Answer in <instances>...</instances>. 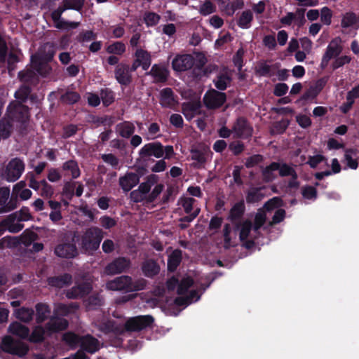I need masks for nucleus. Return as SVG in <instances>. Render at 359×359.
I'll return each mask as SVG.
<instances>
[{
	"label": "nucleus",
	"mask_w": 359,
	"mask_h": 359,
	"mask_svg": "<svg viewBox=\"0 0 359 359\" xmlns=\"http://www.w3.org/2000/svg\"><path fill=\"white\" fill-rule=\"evenodd\" d=\"M147 281L144 278L133 280L131 276H121L106 283V288L112 291H120L125 293L140 291L147 286Z\"/></svg>",
	"instance_id": "1"
},
{
	"label": "nucleus",
	"mask_w": 359,
	"mask_h": 359,
	"mask_svg": "<svg viewBox=\"0 0 359 359\" xmlns=\"http://www.w3.org/2000/svg\"><path fill=\"white\" fill-rule=\"evenodd\" d=\"M104 231L97 226H91L86 229L79 239V246L82 252L92 255L97 251L104 238Z\"/></svg>",
	"instance_id": "2"
},
{
	"label": "nucleus",
	"mask_w": 359,
	"mask_h": 359,
	"mask_svg": "<svg viewBox=\"0 0 359 359\" xmlns=\"http://www.w3.org/2000/svg\"><path fill=\"white\" fill-rule=\"evenodd\" d=\"M1 348L5 353L19 357L25 356L29 351L28 346L25 343L11 336H6L2 339Z\"/></svg>",
	"instance_id": "3"
},
{
	"label": "nucleus",
	"mask_w": 359,
	"mask_h": 359,
	"mask_svg": "<svg viewBox=\"0 0 359 359\" xmlns=\"http://www.w3.org/2000/svg\"><path fill=\"white\" fill-rule=\"evenodd\" d=\"M154 323V318L151 315L137 316L128 318L124 324V329L127 332H140L151 327Z\"/></svg>",
	"instance_id": "4"
},
{
	"label": "nucleus",
	"mask_w": 359,
	"mask_h": 359,
	"mask_svg": "<svg viewBox=\"0 0 359 359\" xmlns=\"http://www.w3.org/2000/svg\"><path fill=\"white\" fill-rule=\"evenodd\" d=\"M9 118L13 121L24 123L29 118V109L27 106L16 101L11 102L7 107Z\"/></svg>",
	"instance_id": "5"
},
{
	"label": "nucleus",
	"mask_w": 359,
	"mask_h": 359,
	"mask_svg": "<svg viewBox=\"0 0 359 359\" xmlns=\"http://www.w3.org/2000/svg\"><path fill=\"white\" fill-rule=\"evenodd\" d=\"M226 101L225 93L215 89L208 90L204 95L203 102L208 109H217L220 108Z\"/></svg>",
	"instance_id": "6"
},
{
	"label": "nucleus",
	"mask_w": 359,
	"mask_h": 359,
	"mask_svg": "<svg viewBox=\"0 0 359 359\" xmlns=\"http://www.w3.org/2000/svg\"><path fill=\"white\" fill-rule=\"evenodd\" d=\"M233 137L239 139H249L252 136L253 128L244 116H238L233 123Z\"/></svg>",
	"instance_id": "7"
},
{
	"label": "nucleus",
	"mask_w": 359,
	"mask_h": 359,
	"mask_svg": "<svg viewBox=\"0 0 359 359\" xmlns=\"http://www.w3.org/2000/svg\"><path fill=\"white\" fill-rule=\"evenodd\" d=\"M146 169L139 168L137 172H127L123 176L119 177L118 183L124 192L130 191L140 182V177L144 175Z\"/></svg>",
	"instance_id": "8"
},
{
	"label": "nucleus",
	"mask_w": 359,
	"mask_h": 359,
	"mask_svg": "<svg viewBox=\"0 0 359 359\" xmlns=\"http://www.w3.org/2000/svg\"><path fill=\"white\" fill-rule=\"evenodd\" d=\"M131 266L130 259L125 257L114 259L104 267V273L108 276H114L126 272Z\"/></svg>",
	"instance_id": "9"
},
{
	"label": "nucleus",
	"mask_w": 359,
	"mask_h": 359,
	"mask_svg": "<svg viewBox=\"0 0 359 359\" xmlns=\"http://www.w3.org/2000/svg\"><path fill=\"white\" fill-rule=\"evenodd\" d=\"M195 64V57L191 54H177L172 61V68L176 72H184L191 69Z\"/></svg>",
	"instance_id": "10"
},
{
	"label": "nucleus",
	"mask_w": 359,
	"mask_h": 359,
	"mask_svg": "<svg viewBox=\"0 0 359 359\" xmlns=\"http://www.w3.org/2000/svg\"><path fill=\"white\" fill-rule=\"evenodd\" d=\"M93 290L91 283L83 281L76 283L74 286L67 290L65 296L69 299H79L88 295Z\"/></svg>",
	"instance_id": "11"
},
{
	"label": "nucleus",
	"mask_w": 359,
	"mask_h": 359,
	"mask_svg": "<svg viewBox=\"0 0 359 359\" xmlns=\"http://www.w3.org/2000/svg\"><path fill=\"white\" fill-rule=\"evenodd\" d=\"M25 170V163L19 158H13L6 167V179L9 182H15L22 175Z\"/></svg>",
	"instance_id": "12"
},
{
	"label": "nucleus",
	"mask_w": 359,
	"mask_h": 359,
	"mask_svg": "<svg viewBox=\"0 0 359 359\" xmlns=\"http://www.w3.org/2000/svg\"><path fill=\"white\" fill-rule=\"evenodd\" d=\"M44 326L46 329V335L51 336L53 334L67 330L69 326V322L64 318L53 315Z\"/></svg>",
	"instance_id": "13"
},
{
	"label": "nucleus",
	"mask_w": 359,
	"mask_h": 359,
	"mask_svg": "<svg viewBox=\"0 0 359 359\" xmlns=\"http://www.w3.org/2000/svg\"><path fill=\"white\" fill-rule=\"evenodd\" d=\"M164 154L163 146L160 142H154L144 144L139 151V155L142 158L154 156L157 158Z\"/></svg>",
	"instance_id": "14"
},
{
	"label": "nucleus",
	"mask_w": 359,
	"mask_h": 359,
	"mask_svg": "<svg viewBox=\"0 0 359 359\" xmlns=\"http://www.w3.org/2000/svg\"><path fill=\"white\" fill-rule=\"evenodd\" d=\"M114 77L121 86H127L133 81L130 66L126 63H119L114 70Z\"/></svg>",
	"instance_id": "15"
},
{
	"label": "nucleus",
	"mask_w": 359,
	"mask_h": 359,
	"mask_svg": "<svg viewBox=\"0 0 359 359\" xmlns=\"http://www.w3.org/2000/svg\"><path fill=\"white\" fill-rule=\"evenodd\" d=\"M146 74L151 76L154 79V83H164L168 79L170 72L164 65L154 64L150 71L147 72Z\"/></svg>",
	"instance_id": "16"
},
{
	"label": "nucleus",
	"mask_w": 359,
	"mask_h": 359,
	"mask_svg": "<svg viewBox=\"0 0 359 359\" xmlns=\"http://www.w3.org/2000/svg\"><path fill=\"white\" fill-rule=\"evenodd\" d=\"M55 254L62 258L72 259L76 257L79 255V252L73 241L57 245L55 248Z\"/></svg>",
	"instance_id": "17"
},
{
	"label": "nucleus",
	"mask_w": 359,
	"mask_h": 359,
	"mask_svg": "<svg viewBox=\"0 0 359 359\" xmlns=\"http://www.w3.org/2000/svg\"><path fill=\"white\" fill-rule=\"evenodd\" d=\"M80 351L84 353L93 354L99 351L100 341L97 339L90 334L81 336V341L79 344Z\"/></svg>",
	"instance_id": "18"
},
{
	"label": "nucleus",
	"mask_w": 359,
	"mask_h": 359,
	"mask_svg": "<svg viewBox=\"0 0 359 359\" xmlns=\"http://www.w3.org/2000/svg\"><path fill=\"white\" fill-rule=\"evenodd\" d=\"M47 283L52 287L61 289L69 286L72 283V276L65 273L60 276H50L47 278Z\"/></svg>",
	"instance_id": "19"
},
{
	"label": "nucleus",
	"mask_w": 359,
	"mask_h": 359,
	"mask_svg": "<svg viewBox=\"0 0 359 359\" xmlns=\"http://www.w3.org/2000/svg\"><path fill=\"white\" fill-rule=\"evenodd\" d=\"M245 212V205L244 200H241L236 203L230 209L227 219L232 224H236L240 222Z\"/></svg>",
	"instance_id": "20"
},
{
	"label": "nucleus",
	"mask_w": 359,
	"mask_h": 359,
	"mask_svg": "<svg viewBox=\"0 0 359 359\" xmlns=\"http://www.w3.org/2000/svg\"><path fill=\"white\" fill-rule=\"evenodd\" d=\"M79 308L77 302H71L69 304H57L53 310V315L59 317L68 316L69 314L74 313Z\"/></svg>",
	"instance_id": "21"
},
{
	"label": "nucleus",
	"mask_w": 359,
	"mask_h": 359,
	"mask_svg": "<svg viewBox=\"0 0 359 359\" xmlns=\"http://www.w3.org/2000/svg\"><path fill=\"white\" fill-rule=\"evenodd\" d=\"M143 274L149 278H154L160 273V265L154 259H149L142 262L141 266Z\"/></svg>",
	"instance_id": "22"
},
{
	"label": "nucleus",
	"mask_w": 359,
	"mask_h": 359,
	"mask_svg": "<svg viewBox=\"0 0 359 359\" xmlns=\"http://www.w3.org/2000/svg\"><path fill=\"white\" fill-rule=\"evenodd\" d=\"M36 323L41 324L46 320L50 319L51 309L46 303L39 302L35 305Z\"/></svg>",
	"instance_id": "23"
},
{
	"label": "nucleus",
	"mask_w": 359,
	"mask_h": 359,
	"mask_svg": "<svg viewBox=\"0 0 359 359\" xmlns=\"http://www.w3.org/2000/svg\"><path fill=\"white\" fill-rule=\"evenodd\" d=\"M182 260V251L180 249L174 250L168 256L167 268L169 272H175Z\"/></svg>",
	"instance_id": "24"
},
{
	"label": "nucleus",
	"mask_w": 359,
	"mask_h": 359,
	"mask_svg": "<svg viewBox=\"0 0 359 359\" xmlns=\"http://www.w3.org/2000/svg\"><path fill=\"white\" fill-rule=\"evenodd\" d=\"M46 334V329L45 326L38 324L33 328L32 333L29 334L27 339L32 343L40 344L44 341Z\"/></svg>",
	"instance_id": "25"
},
{
	"label": "nucleus",
	"mask_w": 359,
	"mask_h": 359,
	"mask_svg": "<svg viewBox=\"0 0 359 359\" xmlns=\"http://www.w3.org/2000/svg\"><path fill=\"white\" fill-rule=\"evenodd\" d=\"M84 303L88 311L97 310L104 304V298L99 293H94L90 295Z\"/></svg>",
	"instance_id": "26"
},
{
	"label": "nucleus",
	"mask_w": 359,
	"mask_h": 359,
	"mask_svg": "<svg viewBox=\"0 0 359 359\" xmlns=\"http://www.w3.org/2000/svg\"><path fill=\"white\" fill-rule=\"evenodd\" d=\"M116 130L121 137L123 138H129L135 133V127L132 122L125 121L117 124Z\"/></svg>",
	"instance_id": "27"
},
{
	"label": "nucleus",
	"mask_w": 359,
	"mask_h": 359,
	"mask_svg": "<svg viewBox=\"0 0 359 359\" xmlns=\"http://www.w3.org/2000/svg\"><path fill=\"white\" fill-rule=\"evenodd\" d=\"M9 332L21 339H27L29 334V329L18 322L12 323L8 327Z\"/></svg>",
	"instance_id": "28"
},
{
	"label": "nucleus",
	"mask_w": 359,
	"mask_h": 359,
	"mask_svg": "<svg viewBox=\"0 0 359 359\" xmlns=\"http://www.w3.org/2000/svg\"><path fill=\"white\" fill-rule=\"evenodd\" d=\"M231 81L232 78L227 72L219 73L213 80L215 86L217 89L220 90V92L226 90L227 87L230 86Z\"/></svg>",
	"instance_id": "29"
},
{
	"label": "nucleus",
	"mask_w": 359,
	"mask_h": 359,
	"mask_svg": "<svg viewBox=\"0 0 359 359\" xmlns=\"http://www.w3.org/2000/svg\"><path fill=\"white\" fill-rule=\"evenodd\" d=\"M134 55L137 60L140 61L142 69L147 71L151 64L150 53L142 48H137Z\"/></svg>",
	"instance_id": "30"
},
{
	"label": "nucleus",
	"mask_w": 359,
	"mask_h": 359,
	"mask_svg": "<svg viewBox=\"0 0 359 359\" xmlns=\"http://www.w3.org/2000/svg\"><path fill=\"white\" fill-rule=\"evenodd\" d=\"M207 59L204 55H201L197 60L195 59L194 66L192 67V74L195 78H201L207 74L204 67Z\"/></svg>",
	"instance_id": "31"
},
{
	"label": "nucleus",
	"mask_w": 359,
	"mask_h": 359,
	"mask_svg": "<svg viewBox=\"0 0 359 359\" xmlns=\"http://www.w3.org/2000/svg\"><path fill=\"white\" fill-rule=\"evenodd\" d=\"M175 102L174 93L170 88H165L160 93V104L163 107H170Z\"/></svg>",
	"instance_id": "32"
},
{
	"label": "nucleus",
	"mask_w": 359,
	"mask_h": 359,
	"mask_svg": "<svg viewBox=\"0 0 359 359\" xmlns=\"http://www.w3.org/2000/svg\"><path fill=\"white\" fill-rule=\"evenodd\" d=\"M342 51V47L339 45L337 39H332L327 46L324 55L331 60L338 57Z\"/></svg>",
	"instance_id": "33"
},
{
	"label": "nucleus",
	"mask_w": 359,
	"mask_h": 359,
	"mask_svg": "<svg viewBox=\"0 0 359 359\" xmlns=\"http://www.w3.org/2000/svg\"><path fill=\"white\" fill-rule=\"evenodd\" d=\"M18 79L23 84L34 85L38 81V78L34 72L30 69L22 70L18 72Z\"/></svg>",
	"instance_id": "34"
},
{
	"label": "nucleus",
	"mask_w": 359,
	"mask_h": 359,
	"mask_svg": "<svg viewBox=\"0 0 359 359\" xmlns=\"http://www.w3.org/2000/svg\"><path fill=\"white\" fill-rule=\"evenodd\" d=\"M236 229H240L239 238L241 241H245L250 233L251 229H252V223L251 221L247 219L243 222H238L235 224Z\"/></svg>",
	"instance_id": "35"
},
{
	"label": "nucleus",
	"mask_w": 359,
	"mask_h": 359,
	"mask_svg": "<svg viewBox=\"0 0 359 359\" xmlns=\"http://www.w3.org/2000/svg\"><path fill=\"white\" fill-rule=\"evenodd\" d=\"M278 168H280V163L278 162H272L270 165L265 167L262 171L263 180L266 182H272L276 177L273 172L278 170Z\"/></svg>",
	"instance_id": "36"
},
{
	"label": "nucleus",
	"mask_w": 359,
	"mask_h": 359,
	"mask_svg": "<svg viewBox=\"0 0 359 359\" xmlns=\"http://www.w3.org/2000/svg\"><path fill=\"white\" fill-rule=\"evenodd\" d=\"M253 20V14L250 10H246L242 12L237 20L238 26L241 29H248L251 27Z\"/></svg>",
	"instance_id": "37"
},
{
	"label": "nucleus",
	"mask_w": 359,
	"mask_h": 359,
	"mask_svg": "<svg viewBox=\"0 0 359 359\" xmlns=\"http://www.w3.org/2000/svg\"><path fill=\"white\" fill-rule=\"evenodd\" d=\"M32 93V88L27 84H22L18 90L15 93V97L17 100L16 102H21L22 104L25 103L28 98L29 95Z\"/></svg>",
	"instance_id": "38"
},
{
	"label": "nucleus",
	"mask_w": 359,
	"mask_h": 359,
	"mask_svg": "<svg viewBox=\"0 0 359 359\" xmlns=\"http://www.w3.org/2000/svg\"><path fill=\"white\" fill-rule=\"evenodd\" d=\"M15 316L20 321L29 323L34 315V311L31 308L21 307L15 311Z\"/></svg>",
	"instance_id": "39"
},
{
	"label": "nucleus",
	"mask_w": 359,
	"mask_h": 359,
	"mask_svg": "<svg viewBox=\"0 0 359 359\" xmlns=\"http://www.w3.org/2000/svg\"><path fill=\"white\" fill-rule=\"evenodd\" d=\"M263 187H255L250 189L246 195V202L249 204L255 203L264 197V194L262 192Z\"/></svg>",
	"instance_id": "40"
},
{
	"label": "nucleus",
	"mask_w": 359,
	"mask_h": 359,
	"mask_svg": "<svg viewBox=\"0 0 359 359\" xmlns=\"http://www.w3.org/2000/svg\"><path fill=\"white\" fill-rule=\"evenodd\" d=\"M81 339V336H79L72 332H66L62 337V341L72 349L79 346Z\"/></svg>",
	"instance_id": "41"
},
{
	"label": "nucleus",
	"mask_w": 359,
	"mask_h": 359,
	"mask_svg": "<svg viewBox=\"0 0 359 359\" xmlns=\"http://www.w3.org/2000/svg\"><path fill=\"white\" fill-rule=\"evenodd\" d=\"M62 168L64 171H69L73 179L78 178L81 171L77 162L74 160H69L62 164Z\"/></svg>",
	"instance_id": "42"
},
{
	"label": "nucleus",
	"mask_w": 359,
	"mask_h": 359,
	"mask_svg": "<svg viewBox=\"0 0 359 359\" xmlns=\"http://www.w3.org/2000/svg\"><path fill=\"white\" fill-rule=\"evenodd\" d=\"M81 99L79 93L76 91L67 90L60 97V101L67 104H74L78 102Z\"/></svg>",
	"instance_id": "43"
},
{
	"label": "nucleus",
	"mask_w": 359,
	"mask_h": 359,
	"mask_svg": "<svg viewBox=\"0 0 359 359\" xmlns=\"http://www.w3.org/2000/svg\"><path fill=\"white\" fill-rule=\"evenodd\" d=\"M160 20L161 16L153 11H146L143 15V20L147 27L156 26Z\"/></svg>",
	"instance_id": "44"
},
{
	"label": "nucleus",
	"mask_w": 359,
	"mask_h": 359,
	"mask_svg": "<svg viewBox=\"0 0 359 359\" xmlns=\"http://www.w3.org/2000/svg\"><path fill=\"white\" fill-rule=\"evenodd\" d=\"M100 97L104 107L111 105L115 100L114 93L108 88H102L100 90Z\"/></svg>",
	"instance_id": "45"
},
{
	"label": "nucleus",
	"mask_w": 359,
	"mask_h": 359,
	"mask_svg": "<svg viewBox=\"0 0 359 359\" xmlns=\"http://www.w3.org/2000/svg\"><path fill=\"white\" fill-rule=\"evenodd\" d=\"M194 285V280L191 277L184 278L178 281L177 292L179 295L185 294L189 289Z\"/></svg>",
	"instance_id": "46"
},
{
	"label": "nucleus",
	"mask_w": 359,
	"mask_h": 359,
	"mask_svg": "<svg viewBox=\"0 0 359 359\" xmlns=\"http://www.w3.org/2000/svg\"><path fill=\"white\" fill-rule=\"evenodd\" d=\"M13 130V124L9 120H0V137L2 139H7L10 137Z\"/></svg>",
	"instance_id": "47"
},
{
	"label": "nucleus",
	"mask_w": 359,
	"mask_h": 359,
	"mask_svg": "<svg viewBox=\"0 0 359 359\" xmlns=\"http://www.w3.org/2000/svg\"><path fill=\"white\" fill-rule=\"evenodd\" d=\"M126 45L122 41H115L108 46L106 50L109 54L121 55L126 52Z\"/></svg>",
	"instance_id": "48"
},
{
	"label": "nucleus",
	"mask_w": 359,
	"mask_h": 359,
	"mask_svg": "<svg viewBox=\"0 0 359 359\" xmlns=\"http://www.w3.org/2000/svg\"><path fill=\"white\" fill-rule=\"evenodd\" d=\"M357 150L355 149H346L344 154V159L346 162V165L348 168L353 170L357 169L358 166V162L357 159L352 158L351 154H356Z\"/></svg>",
	"instance_id": "49"
},
{
	"label": "nucleus",
	"mask_w": 359,
	"mask_h": 359,
	"mask_svg": "<svg viewBox=\"0 0 359 359\" xmlns=\"http://www.w3.org/2000/svg\"><path fill=\"white\" fill-rule=\"evenodd\" d=\"M305 13L306 9L303 8H298L296 9L295 12H294V18L293 21L294 22V25L298 28L302 27L306 22L305 18Z\"/></svg>",
	"instance_id": "50"
},
{
	"label": "nucleus",
	"mask_w": 359,
	"mask_h": 359,
	"mask_svg": "<svg viewBox=\"0 0 359 359\" xmlns=\"http://www.w3.org/2000/svg\"><path fill=\"white\" fill-rule=\"evenodd\" d=\"M283 202L281 198L275 196L267 201L264 203V208L266 209V211H271L276 208H279L283 205Z\"/></svg>",
	"instance_id": "51"
},
{
	"label": "nucleus",
	"mask_w": 359,
	"mask_h": 359,
	"mask_svg": "<svg viewBox=\"0 0 359 359\" xmlns=\"http://www.w3.org/2000/svg\"><path fill=\"white\" fill-rule=\"evenodd\" d=\"M302 194L306 199L315 200L317 198L318 192L314 187L306 185L302 188Z\"/></svg>",
	"instance_id": "52"
},
{
	"label": "nucleus",
	"mask_w": 359,
	"mask_h": 359,
	"mask_svg": "<svg viewBox=\"0 0 359 359\" xmlns=\"http://www.w3.org/2000/svg\"><path fill=\"white\" fill-rule=\"evenodd\" d=\"M199 12L202 15L206 16L216 12V6L210 0H205L201 6Z\"/></svg>",
	"instance_id": "53"
},
{
	"label": "nucleus",
	"mask_w": 359,
	"mask_h": 359,
	"mask_svg": "<svg viewBox=\"0 0 359 359\" xmlns=\"http://www.w3.org/2000/svg\"><path fill=\"white\" fill-rule=\"evenodd\" d=\"M13 217L18 215L17 219L18 221H28L32 219V215L29 212V209L28 207L23 206L18 212H15L13 214Z\"/></svg>",
	"instance_id": "54"
},
{
	"label": "nucleus",
	"mask_w": 359,
	"mask_h": 359,
	"mask_svg": "<svg viewBox=\"0 0 359 359\" xmlns=\"http://www.w3.org/2000/svg\"><path fill=\"white\" fill-rule=\"evenodd\" d=\"M18 198L17 196H13V194H12L10 200L8 203H6L4 206L1 208V212H10L14 209H15L18 207Z\"/></svg>",
	"instance_id": "55"
},
{
	"label": "nucleus",
	"mask_w": 359,
	"mask_h": 359,
	"mask_svg": "<svg viewBox=\"0 0 359 359\" xmlns=\"http://www.w3.org/2000/svg\"><path fill=\"white\" fill-rule=\"evenodd\" d=\"M101 330L106 334L108 333H114L118 334L121 333V330L115 324L113 321H108L107 323H103L101 325Z\"/></svg>",
	"instance_id": "56"
},
{
	"label": "nucleus",
	"mask_w": 359,
	"mask_h": 359,
	"mask_svg": "<svg viewBox=\"0 0 359 359\" xmlns=\"http://www.w3.org/2000/svg\"><path fill=\"white\" fill-rule=\"evenodd\" d=\"M332 12L330 8L325 6L320 10V20L326 25H330L332 22Z\"/></svg>",
	"instance_id": "57"
},
{
	"label": "nucleus",
	"mask_w": 359,
	"mask_h": 359,
	"mask_svg": "<svg viewBox=\"0 0 359 359\" xmlns=\"http://www.w3.org/2000/svg\"><path fill=\"white\" fill-rule=\"evenodd\" d=\"M356 21V15L353 13H346L341 22V25L343 28H347L352 25H353L355 23Z\"/></svg>",
	"instance_id": "58"
},
{
	"label": "nucleus",
	"mask_w": 359,
	"mask_h": 359,
	"mask_svg": "<svg viewBox=\"0 0 359 359\" xmlns=\"http://www.w3.org/2000/svg\"><path fill=\"white\" fill-rule=\"evenodd\" d=\"M191 159L196 161L200 165H203L206 161L205 153L198 149L191 150Z\"/></svg>",
	"instance_id": "59"
},
{
	"label": "nucleus",
	"mask_w": 359,
	"mask_h": 359,
	"mask_svg": "<svg viewBox=\"0 0 359 359\" xmlns=\"http://www.w3.org/2000/svg\"><path fill=\"white\" fill-rule=\"evenodd\" d=\"M264 157L261 154H254L246 159L245 165L247 168H251L262 163Z\"/></svg>",
	"instance_id": "60"
},
{
	"label": "nucleus",
	"mask_w": 359,
	"mask_h": 359,
	"mask_svg": "<svg viewBox=\"0 0 359 359\" xmlns=\"http://www.w3.org/2000/svg\"><path fill=\"white\" fill-rule=\"evenodd\" d=\"M16 219L15 217H13V215H11L6 219H9L10 222L8 223V230L11 233H18L20 231L24 225L20 223H15L14 221Z\"/></svg>",
	"instance_id": "61"
},
{
	"label": "nucleus",
	"mask_w": 359,
	"mask_h": 359,
	"mask_svg": "<svg viewBox=\"0 0 359 359\" xmlns=\"http://www.w3.org/2000/svg\"><path fill=\"white\" fill-rule=\"evenodd\" d=\"M163 188L164 185L163 184H158L156 185L152 191L147 196V202L149 203L154 202L157 197L163 191Z\"/></svg>",
	"instance_id": "62"
},
{
	"label": "nucleus",
	"mask_w": 359,
	"mask_h": 359,
	"mask_svg": "<svg viewBox=\"0 0 359 359\" xmlns=\"http://www.w3.org/2000/svg\"><path fill=\"white\" fill-rule=\"evenodd\" d=\"M229 147L235 156H238L244 151L245 144L243 142L237 140L231 142Z\"/></svg>",
	"instance_id": "63"
},
{
	"label": "nucleus",
	"mask_w": 359,
	"mask_h": 359,
	"mask_svg": "<svg viewBox=\"0 0 359 359\" xmlns=\"http://www.w3.org/2000/svg\"><path fill=\"white\" fill-rule=\"evenodd\" d=\"M351 60V58L347 55H343L341 57H337L332 63V68L333 70H336L338 68L344 66L346 64H348Z\"/></svg>",
	"instance_id": "64"
}]
</instances>
